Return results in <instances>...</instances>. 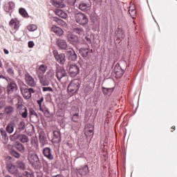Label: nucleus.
Segmentation results:
<instances>
[{"mask_svg":"<svg viewBox=\"0 0 177 177\" xmlns=\"http://www.w3.org/2000/svg\"><path fill=\"white\" fill-rule=\"evenodd\" d=\"M66 54L69 61L75 62L77 59V55L75 51H74V49L66 50Z\"/></svg>","mask_w":177,"mask_h":177,"instance_id":"obj_12","label":"nucleus"},{"mask_svg":"<svg viewBox=\"0 0 177 177\" xmlns=\"http://www.w3.org/2000/svg\"><path fill=\"white\" fill-rule=\"evenodd\" d=\"M44 113L46 117H49L50 115V113L49 112V109L47 108H44Z\"/></svg>","mask_w":177,"mask_h":177,"instance_id":"obj_47","label":"nucleus"},{"mask_svg":"<svg viewBox=\"0 0 177 177\" xmlns=\"http://www.w3.org/2000/svg\"><path fill=\"white\" fill-rule=\"evenodd\" d=\"M19 13L21 15V16L24 17H27L28 16L26 10L24 8H21L19 9Z\"/></svg>","mask_w":177,"mask_h":177,"instance_id":"obj_36","label":"nucleus"},{"mask_svg":"<svg viewBox=\"0 0 177 177\" xmlns=\"http://www.w3.org/2000/svg\"><path fill=\"white\" fill-rule=\"evenodd\" d=\"M93 52V49H91L89 53H90V54H92Z\"/></svg>","mask_w":177,"mask_h":177,"instance_id":"obj_61","label":"nucleus"},{"mask_svg":"<svg viewBox=\"0 0 177 177\" xmlns=\"http://www.w3.org/2000/svg\"><path fill=\"white\" fill-rule=\"evenodd\" d=\"M25 79L26 80V84L29 85L30 87L36 86V82H35L34 78L32 76L30 75V73H26L25 75Z\"/></svg>","mask_w":177,"mask_h":177,"instance_id":"obj_17","label":"nucleus"},{"mask_svg":"<svg viewBox=\"0 0 177 177\" xmlns=\"http://www.w3.org/2000/svg\"><path fill=\"white\" fill-rule=\"evenodd\" d=\"M10 27L17 31L20 27V22L17 19H12L9 22Z\"/></svg>","mask_w":177,"mask_h":177,"instance_id":"obj_18","label":"nucleus"},{"mask_svg":"<svg viewBox=\"0 0 177 177\" xmlns=\"http://www.w3.org/2000/svg\"><path fill=\"white\" fill-rule=\"evenodd\" d=\"M53 3H54V5L55 7H60V6H62V5L63 3V0L54 1Z\"/></svg>","mask_w":177,"mask_h":177,"instance_id":"obj_45","label":"nucleus"},{"mask_svg":"<svg viewBox=\"0 0 177 177\" xmlns=\"http://www.w3.org/2000/svg\"><path fill=\"white\" fill-rule=\"evenodd\" d=\"M3 67V63L1 62V61L0 60V68Z\"/></svg>","mask_w":177,"mask_h":177,"instance_id":"obj_60","label":"nucleus"},{"mask_svg":"<svg viewBox=\"0 0 177 177\" xmlns=\"http://www.w3.org/2000/svg\"><path fill=\"white\" fill-rule=\"evenodd\" d=\"M1 79L4 80L7 82H9V80L7 77H6V76H4L3 75H0V80H1Z\"/></svg>","mask_w":177,"mask_h":177,"instance_id":"obj_52","label":"nucleus"},{"mask_svg":"<svg viewBox=\"0 0 177 177\" xmlns=\"http://www.w3.org/2000/svg\"><path fill=\"white\" fill-rule=\"evenodd\" d=\"M15 3L12 1H10L9 3H8V4H6L4 6L3 9L6 12L10 13L13 10V8H15Z\"/></svg>","mask_w":177,"mask_h":177,"instance_id":"obj_22","label":"nucleus"},{"mask_svg":"<svg viewBox=\"0 0 177 177\" xmlns=\"http://www.w3.org/2000/svg\"><path fill=\"white\" fill-rule=\"evenodd\" d=\"M84 39L87 41L88 44H91V39L87 36L84 37Z\"/></svg>","mask_w":177,"mask_h":177,"instance_id":"obj_54","label":"nucleus"},{"mask_svg":"<svg viewBox=\"0 0 177 177\" xmlns=\"http://www.w3.org/2000/svg\"><path fill=\"white\" fill-rule=\"evenodd\" d=\"M8 74H9L11 77H13L15 75V70L12 66H10L7 68Z\"/></svg>","mask_w":177,"mask_h":177,"instance_id":"obj_41","label":"nucleus"},{"mask_svg":"<svg viewBox=\"0 0 177 177\" xmlns=\"http://www.w3.org/2000/svg\"><path fill=\"white\" fill-rule=\"evenodd\" d=\"M122 35H120V37H119V39H124V37H125V33L121 30Z\"/></svg>","mask_w":177,"mask_h":177,"instance_id":"obj_53","label":"nucleus"},{"mask_svg":"<svg viewBox=\"0 0 177 177\" xmlns=\"http://www.w3.org/2000/svg\"><path fill=\"white\" fill-rule=\"evenodd\" d=\"M26 129V122L21 120L19 124H18V129L16 130L17 133H20L21 131H24Z\"/></svg>","mask_w":177,"mask_h":177,"instance_id":"obj_29","label":"nucleus"},{"mask_svg":"<svg viewBox=\"0 0 177 177\" xmlns=\"http://www.w3.org/2000/svg\"><path fill=\"white\" fill-rule=\"evenodd\" d=\"M5 177H12V176L7 175V176H5Z\"/></svg>","mask_w":177,"mask_h":177,"instance_id":"obj_63","label":"nucleus"},{"mask_svg":"<svg viewBox=\"0 0 177 177\" xmlns=\"http://www.w3.org/2000/svg\"><path fill=\"white\" fill-rule=\"evenodd\" d=\"M79 51L83 58H86L89 55L88 48H80Z\"/></svg>","mask_w":177,"mask_h":177,"instance_id":"obj_27","label":"nucleus"},{"mask_svg":"<svg viewBox=\"0 0 177 177\" xmlns=\"http://www.w3.org/2000/svg\"><path fill=\"white\" fill-rule=\"evenodd\" d=\"M35 46V43H34V41H30L29 42H28V47L29 48H33Z\"/></svg>","mask_w":177,"mask_h":177,"instance_id":"obj_51","label":"nucleus"},{"mask_svg":"<svg viewBox=\"0 0 177 177\" xmlns=\"http://www.w3.org/2000/svg\"><path fill=\"white\" fill-rule=\"evenodd\" d=\"M42 91L44 92H46V91H50L53 92V89L51 88V86H43L42 87Z\"/></svg>","mask_w":177,"mask_h":177,"instance_id":"obj_46","label":"nucleus"},{"mask_svg":"<svg viewBox=\"0 0 177 177\" xmlns=\"http://www.w3.org/2000/svg\"><path fill=\"white\" fill-rule=\"evenodd\" d=\"M39 82L42 86H48L50 84V81L54 77V73L49 70V71L46 72V75L45 76L39 75Z\"/></svg>","mask_w":177,"mask_h":177,"instance_id":"obj_2","label":"nucleus"},{"mask_svg":"<svg viewBox=\"0 0 177 177\" xmlns=\"http://www.w3.org/2000/svg\"><path fill=\"white\" fill-rule=\"evenodd\" d=\"M76 23L81 25V26L85 27L88 23V16L83 12H77L74 16Z\"/></svg>","mask_w":177,"mask_h":177,"instance_id":"obj_1","label":"nucleus"},{"mask_svg":"<svg viewBox=\"0 0 177 177\" xmlns=\"http://www.w3.org/2000/svg\"><path fill=\"white\" fill-rule=\"evenodd\" d=\"M113 73L116 75L117 78H121L124 75V70L121 68L119 63H117L114 66Z\"/></svg>","mask_w":177,"mask_h":177,"instance_id":"obj_10","label":"nucleus"},{"mask_svg":"<svg viewBox=\"0 0 177 177\" xmlns=\"http://www.w3.org/2000/svg\"><path fill=\"white\" fill-rule=\"evenodd\" d=\"M89 7L90 4L86 1H81L79 5L80 10L82 11L86 10Z\"/></svg>","mask_w":177,"mask_h":177,"instance_id":"obj_28","label":"nucleus"},{"mask_svg":"<svg viewBox=\"0 0 177 177\" xmlns=\"http://www.w3.org/2000/svg\"><path fill=\"white\" fill-rule=\"evenodd\" d=\"M3 91L4 92L6 91V88H3V87L1 88L0 87V94H2Z\"/></svg>","mask_w":177,"mask_h":177,"instance_id":"obj_55","label":"nucleus"},{"mask_svg":"<svg viewBox=\"0 0 177 177\" xmlns=\"http://www.w3.org/2000/svg\"><path fill=\"white\" fill-rule=\"evenodd\" d=\"M80 88V80L74 79V80H72L71 82L69 83V85L67 88V91L68 92H70L71 93L74 94L79 91Z\"/></svg>","mask_w":177,"mask_h":177,"instance_id":"obj_3","label":"nucleus"},{"mask_svg":"<svg viewBox=\"0 0 177 177\" xmlns=\"http://www.w3.org/2000/svg\"><path fill=\"white\" fill-rule=\"evenodd\" d=\"M28 30L30 32H34L37 30V25H34V24L30 25L28 26Z\"/></svg>","mask_w":177,"mask_h":177,"instance_id":"obj_40","label":"nucleus"},{"mask_svg":"<svg viewBox=\"0 0 177 177\" xmlns=\"http://www.w3.org/2000/svg\"><path fill=\"white\" fill-rule=\"evenodd\" d=\"M17 167L20 169H24L26 168L25 164L22 162V160H17L16 162Z\"/></svg>","mask_w":177,"mask_h":177,"instance_id":"obj_38","label":"nucleus"},{"mask_svg":"<svg viewBox=\"0 0 177 177\" xmlns=\"http://www.w3.org/2000/svg\"><path fill=\"white\" fill-rule=\"evenodd\" d=\"M30 160L35 166H39L41 165L40 160L37 153H32L30 156Z\"/></svg>","mask_w":177,"mask_h":177,"instance_id":"obj_21","label":"nucleus"},{"mask_svg":"<svg viewBox=\"0 0 177 177\" xmlns=\"http://www.w3.org/2000/svg\"><path fill=\"white\" fill-rule=\"evenodd\" d=\"M79 119V113H74V115L72 116V121L74 122H78Z\"/></svg>","mask_w":177,"mask_h":177,"instance_id":"obj_44","label":"nucleus"},{"mask_svg":"<svg viewBox=\"0 0 177 177\" xmlns=\"http://www.w3.org/2000/svg\"><path fill=\"white\" fill-rule=\"evenodd\" d=\"M80 68L76 64H71L69 66L68 73L71 77H75L79 74Z\"/></svg>","mask_w":177,"mask_h":177,"instance_id":"obj_9","label":"nucleus"},{"mask_svg":"<svg viewBox=\"0 0 177 177\" xmlns=\"http://www.w3.org/2000/svg\"><path fill=\"white\" fill-rule=\"evenodd\" d=\"M14 111H15V109L12 106H7L5 107V109H4L5 114H6L7 115L12 114V113H13Z\"/></svg>","mask_w":177,"mask_h":177,"instance_id":"obj_31","label":"nucleus"},{"mask_svg":"<svg viewBox=\"0 0 177 177\" xmlns=\"http://www.w3.org/2000/svg\"><path fill=\"white\" fill-rule=\"evenodd\" d=\"M7 169L8 171L15 177H23L22 174L19 171L17 167L12 163H8Z\"/></svg>","mask_w":177,"mask_h":177,"instance_id":"obj_5","label":"nucleus"},{"mask_svg":"<svg viewBox=\"0 0 177 177\" xmlns=\"http://www.w3.org/2000/svg\"><path fill=\"white\" fill-rule=\"evenodd\" d=\"M6 131L8 132V133H12V132L15 131V123H8L6 127Z\"/></svg>","mask_w":177,"mask_h":177,"instance_id":"obj_30","label":"nucleus"},{"mask_svg":"<svg viewBox=\"0 0 177 177\" xmlns=\"http://www.w3.org/2000/svg\"><path fill=\"white\" fill-rule=\"evenodd\" d=\"M29 115H30V118L32 117V115H35L37 121H39V115H37V113L35 111V110H34V109L30 108L29 109Z\"/></svg>","mask_w":177,"mask_h":177,"instance_id":"obj_33","label":"nucleus"},{"mask_svg":"<svg viewBox=\"0 0 177 177\" xmlns=\"http://www.w3.org/2000/svg\"><path fill=\"white\" fill-rule=\"evenodd\" d=\"M55 14L61 18H66L67 17V15L65 14L64 12L62 11V10H57L55 12Z\"/></svg>","mask_w":177,"mask_h":177,"instance_id":"obj_37","label":"nucleus"},{"mask_svg":"<svg viewBox=\"0 0 177 177\" xmlns=\"http://www.w3.org/2000/svg\"><path fill=\"white\" fill-rule=\"evenodd\" d=\"M115 88H105V86H102V91L104 94V95H111Z\"/></svg>","mask_w":177,"mask_h":177,"instance_id":"obj_26","label":"nucleus"},{"mask_svg":"<svg viewBox=\"0 0 177 177\" xmlns=\"http://www.w3.org/2000/svg\"><path fill=\"white\" fill-rule=\"evenodd\" d=\"M57 46L61 48V50H66L68 48V44L65 39H58L56 41Z\"/></svg>","mask_w":177,"mask_h":177,"instance_id":"obj_19","label":"nucleus"},{"mask_svg":"<svg viewBox=\"0 0 177 177\" xmlns=\"http://www.w3.org/2000/svg\"><path fill=\"white\" fill-rule=\"evenodd\" d=\"M73 31L75 34H77L79 35H82L84 33V28L80 26H74Z\"/></svg>","mask_w":177,"mask_h":177,"instance_id":"obj_25","label":"nucleus"},{"mask_svg":"<svg viewBox=\"0 0 177 177\" xmlns=\"http://www.w3.org/2000/svg\"><path fill=\"white\" fill-rule=\"evenodd\" d=\"M44 101V97H41L39 100H37V103L39 106H41L42 102Z\"/></svg>","mask_w":177,"mask_h":177,"instance_id":"obj_50","label":"nucleus"},{"mask_svg":"<svg viewBox=\"0 0 177 177\" xmlns=\"http://www.w3.org/2000/svg\"><path fill=\"white\" fill-rule=\"evenodd\" d=\"M12 140H18L22 144H26V142H28V136L24 135V133H17V131H15V133L12 135Z\"/></svg>","mask_w":177,"mask_h":177,"instance_id":"obj_6","label":"nucleus"},{"mask_svg":"<svg viewBox=\"0 0 177 177\" xmlns=\"http://www.w3.org/2000/svg\"><path fill=\"white\" fill-rule=\"evenodd\" d=\"M18 114L21 115L22 118H27L28 115V110L26 106L23 104H19L17 107Z\"/></svg>","mask_w":177,"mask_h":177,"instance_id":"obj_8","label":"nucleus"},{"mask_svg":"<svg viewBox=\"0 0 177 177\" xmlns=\"http://www.w3.org/2000/svg\"><path fill=\"white\" fill-rule=\"evenodd\" d=\"M55 73L58 81H61L63 77H67V73L64 68L57 69Z\"/></svg>","mask_w":177,"mask_h":177,"instance_id":"obj_15","label":"nucleus"},{"mask_svg":"<svg viewBox=\"0 0 177 177\" xmlns=\"http://www.w3.org/2000/svg\"><path fill=\"white\" fill-rule=\"evenodd\" d=\"M53 55L57 62L60 65H64L66 63V55L63 53L59 54L57 50L55 49L53 50Z\"/></svg>","mask_w":177,"mask_h":177,"instance_id":"obj_4","label":"nucleus"},{"mask_svg":"<svg viewBox=\"0 0 177 177\" xmlns=\"http://www.w3.org/2000/svg\"><path fill=\"white\" fill-rule=\"evenodd\" d=\"M76 171L80 175L85 176L89 173L88 165H86L76 167Z\"/></svg>","mask_w":177,"mask_h":177,"instance_id":"obj_11","label":"nucleus"},{"mask_svg":"<svg viewBox=\"0 0 177 177\" xmlns=\"http://www.w3.org/2000/svg\"><path fill=\"white\" fill-rule=\"evenodd\" d=\"M54 21H57L58 24H62L63 26H66V23L63 21L62 19H60L59 18H54Z\"/></svg>","mask_w":177,"mask_h":177,"instance_id":"obj_42","label":"nucleus"},{"mask_svg":"<svg viewBox=\"0 0 177 177\" xmlns=\"http://www.w3.org/2000/svg\"><path fill=\"white\" fill-rule=\"evenodd\" d=\"M21 93L24 98L29 99L31 97V93H35L34 88H27L26 85L20 86Z\"/></svg>","mask_w":177,"mask_h":177,"instance_id":"obj_7","label":"nucleus"},{"mask_svg":"<svg viewBox=\"0 0 177 177\" xmlns=\"http://www.w3.org/2000/svg\"><path fill=\"white\" fill-rule=\"evenodd\" d=\"M68 41L71 44L73 45V46H75V47H77V45L80 44L78 36L75 35H71L68 36Z\"/></svg>","mask_w":177,"mask_h":177,"instance_id":"obj_13","label":"nucleus"},{"mask_svg":"<svg viewBox=\"0 0 177 177\" xmlns=\"http://www.w3.org/2000/svg\"><path fill=\"white\" fill-rule=\"evenodd\" d=\"M2 115H3V113H0V118H1Z\"/></svg>","mask_w":177,"mask_h":177,"instance_id":"obj_62","label":"nucleus"},{"mask_svg":"<svg viewBox=\"0 0 177 177\" xmlns=\"http://www.w3.org/2000/svg\"><path fill=\"white\" fill-rule=\"evenodd\" d=\"M39 70L40 71V74H44L46 72L47 70V66L44 64H41L39 67Z\"/></svg>","mask_w":177,"mask_h":177,"instance_id":"obj_39","label":"nucleus"},{"mask_svg":"<svg viewBox=\"0 0 177 177\" xmlns=\"http://www.w3.org/2000/svg\"><path fill=\"white\" fill-rule=\"evenodd\" d=\"M43 155L48 160H53L54 156L52 154V150L48 147L43 149L42 150Z\"/></svg>","mask_w":177,"mask_h":177,"instance_id":"obj_16","label":"nucleus"},{"mask_svg":"<svg viewBox=\"0 0 177 177\" xmlns=\"http://www.w3.org/2000/svg\"><path fill=\"white\" fill-rule=\"evenodd\" d=\"M85 135L86 136H93V129L87 130V131L85 132Z\"/></svg>","mask_w":177,"mask_h":177,"instance_id":"obj_48","label":"nucleus"},{"mask_svg":"<svg viewBox=\"0 0 177 177\" xmlns=\"http://www.w3.org/2000/svg\"><path fill=\"white\" fill-rule=\"evenodd\" d=\"M39 142L42 145L47 144L46 137H45L44 133L39 134Z\"/></svg>","mask_w":177,"mask_h":177,"instance_id":"obj_32","label":"nucleus"},{"mask_svg":"<svg viewBox=\"0 0 177 177\" xmlns=\"http://www.w3.org/2000/svg\"><path fill=\"white\" fill-rule=\"evenodd\" d=\"M61 142V133L60 131H53V142L54 144H59Z\"/></svg>","mask_w":177,"mask_h":177,"instance_id":"obj_20","label":"nucleus"},{"mask_svg":"<svg viewBox=\"0 0 177 177\" xmlns=\"http://www.w3.org/2000/svg\"><path fill=\"white\" fill-rule=\"evenodd\" d=\"M14 148L17 149L18 151L20 153H24L25 152V147L23 145L22 143H20L19 142H15L14 144Z\"/></svg>","mask_w":177,"mask_h":177,"instance_id":"obj_24","label":"nucleus"},{"mask_svg":"<svg viewBox=\"0 0 177 177\" xmlns=\"http://www.w3.org/2000/svg\"><path fill=\"white\" fill-rule=\"evenodd\" d=\"M76 1L77 0H66L67 3L71 6H73L76 3Z\"/></svg>","mask_w":177,"mask_h":177,"instance_id":"obj_49","label":"nucleus"},{"mask_svg":"<svg viewBox=\"0 0 177 177\" xmlns=\"http://www.w3.org/2000/svg\"><path fill=\"white\" fill-rule=\"evenodd\" d=\"M3 51H4V53H5L6 55H8V54L10 53L9 50H8V49H6V48H4V49H3Z\"/></svg>","mask_w":177,"mask_h":177,"instance_id":"obj_56","label":"nucleus"},{"mask_svg":"<svg viewBox=\"0 0 177 177\" xmlns=\"http://www.w3.org/2000/svg\"><path fill=\"white\" fill-rule=\"evenodd\" d=\"M39 111H42L43 113H44V109H42L41 106H39Z\"/></svg>","mask_w":177,"mask_h":177,"instance_id":"obj_57","label":"nucleus"},{"mask_svg":"<svg viewBox=\"0 0 177 177\" xmlns=\"http://www.w3.org/2000/svg\"><path fill=\"white\" fill-rule=\"evenodd\" d=\"M52 177H63L62 175H55L53 176Z\"/></svg>","mask_w":177,"mask_h":177,"instance_id":"obj_59","label":"nucleus"},{"mask_svg":"<svg viewBox=\"0 0 177 177\" xmlns=\"http://www.w3.org/2000/svg\"><path fill=\"white\" fill-rule=\"evenodd\" d=\"M24 176L26 177H34V173L29 171H24Z\"/></svg>","mask_w":177,"mask_h":177,"instance_id":"obj_43","label":"nucleus"},{"mask_svg":"<svg viewBox=\"0 0 177 177\" xmlns=\"http://www.w3.org/2000/svg\"><path fill=\"white\" fill-rule=\"evenodd\" d=\"M17 84L15 81L10 82L7 86L8 94H12V92L17 91Z\"/></svg>","mask_w":177,"mask_h":177,"instance_id":"obj_14","label":"nucleus"},{"mask_svg":"<svg viewBox=\"0 0 177 177\" xmlns=\"http://www.w3.org/2000/svg\"><path fill=\"white\" fill-rule=\"evenodd\" d=\"M10 153L16 158H19L21 156V153L17 152V150L14 149L10 150Z\"/></svg>","mask_w":177,"mask_h":177,"instance_id":"obj_35","label":"nucleus"},{"mask_svg":"<svg viewBox=\"0 0 177 177\" xmlns=\"http://www.w3.org/2000/svg\"><path fill=\"white\" fill-rule=\"evenodd\" d=\"M14 67L17 68V65L13 64Z\"/></svg>","mask_w":177,"mask_h":177,"instance_id":"obj_64","label":"nucleus"},{"mask_svg":"<svg viewBox=\"0 0 177 177\" xmlns=\"http://www.w3.org/2000/svg\"><path fill=\"white\" fill-rule=\"evenodd\" d=\"M131 12H132L133 14H136V11L135 9L131 10Z\"/></svg>","mask_w":177,"mask_h":177,"instance_id":"obj_58","label":"nucleus"},{"mask_svg":"<svg viewBox=\"0 0 177 177\" xmlns=\"http://www.w3.org/2000/svg\"><path fill=\"white\" fill-rule=\"evenodd\" d=\"M51 30L54 33H55V35H58V37H61V35H62L63 33H64L63 29L59 28L57 26H53L52 28H51Z\"/></svg>","mask_w":177,"mask_h":177,"instance_id":"obj_23","label":"nucleus"},{"mask_svg":"<svg viewBox=\"0 0 177 177\" xmlns=\"http://www.w3.org/2000/svg\"><path fill=\"white\" fill-rule=\"evenodd\" d=\"M1 134L2 136V138L5 142H8L9 140L8 136H7V132L3 129H0Z\"/></svg>","mask_w":177,"mask_h":177,"instance_id":"obj_34","label":"nucleus"}]
</instances>
